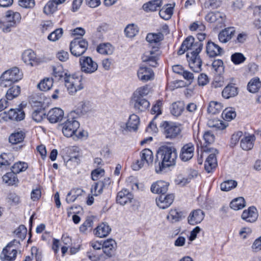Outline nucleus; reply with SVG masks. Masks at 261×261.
Returning a JSON list of instances; mask_svg holds the SVG:
<instances>
[{"label":"nucleus","instance_id":"c03bdc74","mask_svg":"<svg viewBox=\"0 0 261 261\" xmlns=\"http://www.w3.org/2000/svg\"><path fill=\"white\" fill-rule=\"evenodd\" d=\"M245 206V199L243 197H238L233 200L230 203V207L236 211L242 209Z\"/></svg>","mask_w":261,"mask_h":261},{"label":"nucleus","instance_id":"58836bf2","mask_svg":"<svg viewBox=\"0 0 261 261\" xmlns=\"http://www.w3.org/2000/svg\"><path fill=\"white\" fill-rule=\"evenodd\" d=\"M36 59V55L32 50H25L22 55L23 61L28 65L33 66V62Z\"/></svg>","mask_w":261,"mask_h":261},{"label":"nucleus","instance_id":"3c124183","mask_svg":"<svg viewBox=\"0 0 261 261\" xmlns=\"http://www.w3.org/2000/svg\"><path fill=\"white\" fill-rule=\"evenodd\" d=\"M28 167L27 163L22 162H18L12 167V172L15 174L24 171Z\"/></svg>","mask_w":261,"mask_h":261},{"label":"nucleus","instance_id":"9b49d317","mask_svg":"<svg viewBox=\"0 0 261 261\" xmlns=\"http://www.w3.org/2000/svg\"><path fill=\"white\" fill-rule=\"evenodd\" d=\"M187 58L191 70L195 72H199L201 70L202 61L199 56V54H187Z\"/></svg>","mask_w":261,"mask_h":261},{"label":"nucleus","instance_id":"f3484780","mask_svg":"<svg viewBox=\"0 0 261 261\" xmlns=\"http://www.w3.org/2000/svg\"><path fill=\"white\" fill-rule=\"evenodd\" d=\"M139 124V118L135 115L133 114L129 116V119L127 123H121L120 127L123 128L125 130L136 131L138 129Z\"/></svg>","mask_w":261,"mask_h":261},{"label":"nucleus","instance_id":"7c9ffc66","mask_svg":"<svg viewBox=\"0 0 261 261\" xmlns=\"http://www.w3.org/2000/svg\"><path fill=\"white\" fill-rule=\"evenodd\" d=\"M24 112L20 109H11L8 112L10 120L21 121L24 119Z\"/></svg>","mask_w":261,"mask_h":261},{"label":"nucleus","instance_id":"09e8293b","mask_svg":"<svg viewBox=\"0 0 261 261\" xmlns=\"http://www.w3.org/2000/svg\"><path fill=\"white\" fill-rule=\"evenodd\" d=\"M58 5L52 0H50L45 5L43 12L46 15L53 14L57 10Z\"/></svg>","mask_w":261,"mask_h":261},{"label":"nucleus","instance_id":"de8ad7c7","mask_svg":"<svg viewBox=\"0 0 261 261\" xmlns=\"http://www.w3.org/2000/svg\"><path fill=\"white\" fill-rule=\"evenodd\" d=\"M167 8H163L159 12L161 18L165 20H169L173 14V7L171 4L167 5Z\"/></svg>","mask_w":261,"mask_h":261},{"label":"nucleus","instance_id":"412c9836","mask_svg":"<svg viewBox=\"0 0 261 261\" xmlns=\"http://www.w3.org/2000/svg\"><path fill=\"white\" fill-rule=\"evenodd\" d=\"M242 218L246 222L253 223L256 221L258 217L257 210L254 206H250L244 210L242 214Z\"/></svg>","mask_w":261,"mask_h":261},{"label":"nucleus","instance_id":"c9c22d12","mask_svg":"<svg viewBox=\"0 0 261 261\" xmlns=\"http://www.w3.org/2000/svg\"><path fill=\"white\" fill-rule=\"evenodd\" d=\"M99 54L106 55H110L113 53L114 47L109 43L100 44L96 49Z\"/></svg>","mask_w":261,"mask_h":261},{"label":"nucleus","instance_id":"f8f14e48","mask_svg":"<svg viewBox=\"0 0 261 261\" xmlns=\"http://www.w3.org/2000/svg\"><path fill=\"white\" fill-rule=\"evenodd\" d=\"M195 147L191 143H187L183 145L179 152V158L183 162H187L190 160L194 155Z\"/></svg>","mask_w":261,"mask_h":261},{"label":"nucleus","instance_id":"864d4df0","mask_svg":"<svg viewBox=\"0 0 261 261\" xmlns=\"http://www.w3.org/2000/svg\"><path fill=\"white\" fill-rule=\"evenodd\" d=\"M87 256L91 261H103L107 259L102 253H98L95 251L87 252Z\"/></svg>","mask_w":261,"mask_h":261},{"label":"nucleus","instance_id":"c85d7f7f","mask_svg":"<svg viewBox=\"0 0 261 261\" xmlns=\"http://www.w3.org/2000/svg\"><path fill=\"white\" fill-rule=\"evenodd\" d=\"M111 229L109 225L106 223L99 224L96 228L95 234L99 238L107 237L111 232Z\"/></svg>","mask_w":261,"mask_h":261},{"label":"nucleus","instance_id":"ddd939ff","mask_svg":"<svg viewBox=\"0 0 261 261\" xmlns=\"http://www.w3.org/2000/svg\"><path fill=\"white\" fill-rule=\"evenodd\" d=\"M130 103L136 110L138 111H144L150 106L149 102L146 99L134 96H132Z\"/></svg>","mask_w":261,"mask_h":261},{"label":"nucleus","instance_id":"0e129e2a","mask_svg":"<svg viewBox=\"0 0 261 261\" xmlns=\"http://www.w3.org/2000/svg\"><path fill=\"white\" fill-rule=\"evenodd\" d=\"M231 59L235 64H239L243 63L246 58L242 54L236 53L232 55Z\"/></svg>","mask_w":261,"mask_h":261},{"label":"nucleus","instance_id":"ea45409f","mask_svg":"<svg viewBox=\"0 0 261 261\" xmlns=\"http://www.w3.org/2000/svg\"><path fill=\"white\" fill-rule=\"evenodd\" d=\"M83 190L80 188L73 189L67 194L66 201L67 203L74 202L78 196L81 195Z\"/></svg>","mask_w":261,"mask_h":261},{"label":"nucleus","instance_id":"bf43d9fd","mask_svg":"<svg viewBox=\"0 0 261 261\" xmlns=\"http://www.w3.org/2000/svg\"><path fill=\"white\" fill-rule=\"evenodd\" d=\"M40 28L43 33L50 31L53 29V23L50 20L43 21L40 24Z\"/></svg>","mask_w":261,"mask_h":261},{"label":"nucleus","instance_id":"603ef678","mask_svg":"<svg viewBox=\"0 0 261 261\" xmlns=\"http://www.w3.org/2000/svg\"><path fill=\"white\" fill-rule=\"evenodd\" d=\"M237 182L234 180H228L221 184L220 188L223 191H228L237 186Z\"/></svg>","mask_w":261,"mask_h":261},{"label":"nucleus","instance_id":"1a4fd4ad","mask_svg":"<svg viewBox=\"0 0 261 261\" xmlns=\"http://www.w3.org/2000/svg\"><path fill=\"white\" fill-rule=\"evenodd\" d=\"M205 20L210 23H213L217 28H221L225 21V15L219 11L210 12L205 16Z\"/></svg>","mask_w":261,"mask_h":261},{"label":"nucleus","instance_id":"b1692460","mask_svg":"<svg viewBox=\"0 0 261 261\" xmlns=\"http://www.w3.org/2000/svg\"><path fill=\"white\" fill-rule=\"evenodd\" d=\"M234 28L229 27L223 30L218 35V39L222 43H226L234 35Z\"/></svg>","mask_w":261,"mask_h":261},{"label":"nucleus","instance_id":"6e6d98bb","mask_svg":"<svg viewBox=\"0 0 261 261\" xmlns=\"http://www.w3.org/2000/svg\"><path fill=\"white\" fill-rule=\"evenodd\" d=\"M222 115L224 119L229 121L236 117V113L232 108H229L225 109Z\"/></svg>","mask_w":261,"mask_h":261},{"label":"nucleus","instance_id":"79ce46f5","mask_svg":"<svg viewBox=\"0 0 261 261\" xmlns=\"http://www.w3.org/2000/svg\"><path fill=\"white\" fill-rule=\"evenodd\" d=\"M151 92V88L148 85L138 88L133 93V96L143 98Z\"/></svg>","mask_w":261,"mask_h":261},{"label":"nucleus","instance_id":"a878e982","mask_svg":"<svg viewBox=\"0 0 261 261\" xmlns=\"http://www.w3.org/2000/svg\"><path fill=\"white\" fill-rule=\"evenodd\" d=\"M16 254L17 250L15 248L6 246L3 249L1 258L3 261H13L15 259Z\"/></svg>","mask_w":261,"mask_h":261},{"label":"nucleus","instance_id":"37998d69","mask_svg":"<svg viewBox=\"0 0 261 261\" xmlns=\"http://www.w3.org/2000/svg\"><path fill=\"white\" fill-rule=\"evenodd\" d=\"M163 38V34L161 33H149L147 35L146 39L150 44H156L162 41Z\"/></svg>","mask_w":261,"mask_h":261},{"label":"nucleus","instance_id":"a211bd4d","mask_svg":"<svg viewBox=\"0 0 261 261\" xmlns=\"http://www.w3.org/2000/svg\"><path fill=\"white\" fill-rule=\"evenodd\" d=\"M138 79L144 82L152 80L154 73L152 69L147 67L141 66L137 72Z\"/></svg>","mask_w":261,"mask_h":261},{"label":"nucleus","instance_id":"6ab92c4d","mask_svg":"<svg viewBox=\"0 0 261 261\" xmlns=\"http://www.w3.org/2000/svg\"><path fill=\"white\" fill-rule=\"evenodd\" d=\"M133 198V195L128 190L123 189L117 193L116 201L120 205H124L127 203L130 202Z\"/></svg>","mask_w":261,"mask_h":261},{"label":"nucleus","instance_id":"f03ea898","mask_svg":"<svg viewBox=\"0 0 261 261\" xmlns=\"http://www.w3.org/2000/svg\"><path fill=\"white\" fill-rule=\"evenodd\" d=\"M77 115L75 111L71 112L67 119L62 124V132L67 137H72L80 127V123L76 120Z\"/></svg>","mask_w":261,"mask_h":261},{"label":"nucleus","instance_id":"69168bd1","mask_svg":"<svg viewBox=\"0 0 261 261\" xmlns=\"http://www.w3.org/2000/svg\"><path fill=\"white\" fill-rule=\"evenodd\" d=\"M223 63L221 60H216L213 61L212 63L213 69L219 74H220L223 71Z\"/></svg>","mask_w":261,"mask_h":261},{"label":"nucleus","instance_id":"39448f33","mask_svg":"<svg viewBox=\"0 0 261 261\" xmlns=\"http://www.w3.org/2000/svg\"><path fill=\"white\" fill-rule=\"evenodd\" d=\"M65 75L66 76L64 77L65 85L69 94L73 95L77 91L83 89L81 77L75 75H66V74Z\"/></svg>","mask_w":261,"mask_h":261},{"label":"nucleus","instance_id":"49530a36","mask_svg":"<svg viewBox=\"0 0 261 261\" xmlns=\"http://www.w3.org/2000/svg\"><path fill=\"white\" fill-rule=\"evenodd\" d=\"M24 138V134L20 131L12 134L9 138V142L13 144H16L21 142Z\"/></svg>","mask_w":261,"mask_h":261},{"label":"nucleus","instance_id":"bb28decb","mask_svg":"<svg viewBox=\"0 0 261 261\" xmlns=\"http://www.w3.org/2000/svg\"><path fill=\"white\" fill-rule=\"evenodd\" d=\"M3 73L5 75H7V76L14 83L20 80L23 76L22 72L16 67L10 69Z\"/></svg>","mask_w":261,"mask_h":261},{"label":"nucleus","instance_id":"8fccbe9b","mask_svg":"<svg viewBox=\"0 0 261 261\" xmlns=\"http://www.w3.org/2000/svg\"><path fill=\"white\" fill-rule=\"evenodd\" d=\"M138 28L135 24H128L124 32L127 37L132 38L135 36L138 32Z\"/></svg>","mask_w":261,"mask_h":261},{"label":"nucleus","instance_id":"e433bc0d","mask_svg":"<svg viewBox=\"0 0 261 261\" xmlns=\"http://www.w3.org/2000/svg\"><path fill=\"white\" fill-rule=\"evenodd\" d=\"M20 93V88L17 85H12L7 90L6 94L7 100H11L17 97Z\"/></svg>","mask_w":261,"mask_h":261},{"label":"nucleus","instance_id":"393cba45","mask_svg":"<svg viewBox=\"0 0 261 261\" xmlns=\"http://www.w3.org/2000/svg\"><path fill=\"white\" fill-rule=\"evenodd\" d=\"M162 5V0H152L144 4L142 8L146 12H151L160 9Z\"/></svg>","mask_w":261,"mask_h":261},{"label":"nucleus","instance_id":"423d86ee","mask_svg":"<svg viewBox=\"0 0 261 261\" xmlns=\"http://www.w3.org/2000/svg\"><path fill=\"white\" fill-rule=\"evenodd\" d=\"M88 42L84 39L77 37L70 43L71 53L75 57L82 56L87 49Z\"/></svg>","mask_w":261,"mask_h":261},{"label":"nucleus","instance_id":"f704fd0d","mask_svg":"<svg viewBox=\"0 0 261 261\" xmlns=\"http://www.w3.org/2000/svg\"><path fill=\"white\" fill-rule=\"evenodd\" d=\"M185 108L183 101H176L173 102L170 107L171 114L175 116H179L181 115Z\"/></svg>","mask_w":261,"mask_h":261},{"label":"nucleus","instance_id":"2eb2a0df","mask_svg":"<svg viewBox=\"0 0 261 261\" xmlns=\"http://www.w3.org/2000/svg\"><path fill=\"white\" fill-rule=\"evenodd\" d=\"M173 200V194H162L156 198V203L160 208L165 209L172 203Z\"/></svg>","mask_w":261,"mask_h":261},{"label":"nucleus","instance_id":"9d476101","mask_svg":"<svg viewBox=\"0 0 261 261\" xmlns=\"http://www.w3.org/2000/svg\"><path fill=\"white\" fill-rule=\"evenodd\" d=\"M203 151L211 153L207 157L204 164L205 170L210 173L217 166V162L216 154L218 153V151L217 149L212 148H204Z\"/></svg>","mask_w":261,"mask_h":261},{"label":"nucleus","instance_id":"cd10ccee","mask_svg":"<svg viewBox=\"0 0 261 261\" xmlns=\"http://www.w3.org/2000/svg\"><path fill=\"white\" fill-rule=\"evenodd\" d=\"M255 137L254 135H249L242 139L240 143L241 147L244 150H249L253 146Z\"/></svg>","mask_w":261,"mask_h":261},{"label":"nucleus","instance_id":"338daca9","mask_svg":"<svg viewBox=\"0 0 261 261\" xmlns=\"http://www.w3.org/2000/svg\"><path fill=\"white\" fill-rule=\"evenodd\" d=\"M221 4V0H208L205 3V7L208 9H217Z\"/></svg>","mask_w":261,"mask_h":261},{"label":"nucleus","instance_id":"4468645a","mask_svg":"<svg viewBox=\"0 0 261 261\" xmlns=\"http://www.w3.org/2000/svg\"><path fill=\"white\" fill-rule=\"evenodd\" d=\"M116 249V243L113 239H108L102 243V253L108 258H110L114 254Z\"/></svg>","mask_w":261,"mask_h":261},{"label":"nucleus","instance_id":"a18cd8bd","mask_svg":"<svg viewBox=\"0 0 261 261\" xmlns=\"http://www.w3.org/2000/svg\"><path fill=\"white\" fill-rule=\"evenodd\" d=\"M222 105L221 103L212 101L210 102L207 108V112L212 114H216L219 113L222 109Z\"/></svg>","mask_w":261,"mask_h":261},{"label":"nucleus","instance_id":"20e7f679","mask_svg":"<svg viewBox=\"0 0 261 261\" xmlns=\"http://www.w3.org/2000/svg\"><path fill=\"white\" fill-rule=\"evenodd\" d=\"M202 48V43L199 42H195V39L192 36L188 37L182 42L178 54L182 55L187 51V54L192 53V54H199Z\"/></svg>","mask_w":261,"mask_h":261},{"label":"nucleus","instance_id":"72a5a7b5","mask_svg":"<svg viewBox=\"0 0 261 261\" xmlns=\"http://www.w3.org/2000/svg\"><path fill=\"white\" fill-rule=\"evenodd\" d=\"M182 214L181 211L177 209H171L167 216V219L173 223L180 221L182 219Z\"/></svg>","mask_w":261,"mask_h":261},{"label":"nucleus","instance_id":"6e6552de","mask_svg":"<svg viewBox=\"0 0 261 261\" xmlns=\"http://www.w3.org/2000/svg\"><path fill=\"white\" fill-rule=\"evenodd\" d=\"M160 56L159 48L152 47V49L146 51L142 57L143 62H147L149 66L153 67L158 65V60Z\"/></svg>","mask_w":261,"mask_h":261},{"label":"nucleus","instance_id":"aec40b11","mask_svg":"<svg viewBox=\"0 0 261 261\" xmlns=\"http://www.w3.org/2000/svg\"><path fill=\"white\" fill-rule=\"evenodd\" d=\"M64 116L63 111L59 108H55L49 111L47 118L50 123H56L61 121Z\"/></svg>","mask_w":261,"mask_h":261},{"label":"nucleus","instance_id":"7ed1b4c3","mask_svg":"<svg viewBox=\"0 0 261 261\" xmlns=\"http://www.w3.org/2000/svg\"><path fill=\"white\" fill-rule=\"evenodd\" d=\"M160 127L164 137L168 139L178 138L181 134V129L179 124L171 121H163Z\"/></svg>","mask_w":261,"mask_h":261},{"label":"nucleus","instance_id":"dca6fc26","mask_svg":"<svg viewBox=\"0 0 261 261\" xmlns=\"http://www.w3.org/2000/svg\"><path fill=\"white\" fill-rule=\"evenodd\" d=\"M204 216L205 214L201 210H194L190 213L188 217V223L193 225L200 223L203 220Z\"/></svg>","mask_w":261,"mask_h":261},{"label":"nucleus","instance_id":"0eeeda50","mask_svg":"<svg viewBox=\"0 0 261 261\" xmlns=\"http://www.w3.org/2000/svg\"><path fill=\"white\" fill-rule=\"evenodd\" d=\"M79 63L81 70L87 74H92L98 69V64L91 57L83 56L80 58Z\"/></svg>","mask_w":261,"mask_h":261},{"label":"nucleus","instance_id":"4c0bfd02","mask_svg":"<svg viewBox=\"0 0 261 261\" xmlns=\"http://www.w3.org/2000/svg\"><path fill=\"white\" fill-rule=\"evenodd\" d=\"M3 181L9 186L15 185L18 182L16 174L12 172H8L3 176Z\"/></svg>","mask_w":261,"mask_h":261},{"label":"nucleus","instance_id":"e2e57ef3","mask_svg":"<svg viewBox=\"0 0 261 261\" xmlns=\"http://www.w3.org/2000/svg\"><path fill=\"white\" fill-rule=\"evenodd\" d=\"M63 34V30L62 29H58L51 32L48 36V40L52 41H56L61 37Z\"/></svg>","mask_w":261,"mask_h":261},{"label":"nucleus","instance_id":"13d9d810","mask_svg":"<svg viewBox=\"0 0 261 261\" xmlns=\"http://www.w3.org/2000/svg\"><path fill=\"white\" fill-rule=\"evenodd\" d=\"M27 233V229L23 225H20L15 231L16 236L21 240L25 239Z\"/></svg>","mask_w":261,"mask_h":261},{"label":"nucleus","instance_id":"5fc2aeb1","mask_svg":"<svg viewBox=\"0 0 261 261\" xmlns=\"http://www.w3.org/2000/svg\"><path fill=\"white\" fill-rule=\"evenodd\" d=\"M32 116L33 119L36 122H41L45 117V111L42 109L34 110L32 113Z\"/></svg>","mask_w":261,"mask_h":261},{"label":"nucleus","instance_id":"c756f323","mask_svg":"<svg viewBox=\"0 0 261 261\" xmlns=\"http://www.w3.org/2000/svg\"><path fill=\"white\" fill-rule=\"evenodd\" d=\"M238 93L237 88L232 84H229L224 88L222 95L224 98L228 99L236 96Z\"/></svg>","mask_w":261,"mask_h":261},{"label":"nucleus","instance_id":"a19ab883","mask_svg":"<svg viewBox=\"0 0 261 261\" xmlns=\"http://www.w3.org/2000/svg\"><path fill=\"white\" fill-rule=\"evenodd\" d=\"M261 87V82L257 77L252 79L247 86L248 90L251 93H255L258 91Z\"/></svg>","mask_w":261,"mask_h":261},{"label":"nucleus","instance_id":"4d7b16f0","mask_svg":"<svg viewBox=\"0 0 261 261\" xmlns=\"http://www.w3.org/2000/svg\"><path fill=\"white\" fill-rule=\"evenodd\" d=\"M14 82L11 81L10 78L7 76V75H5L4 73L0 77V86L3 88H7L8 87H11L14 85Z\"/></svg>","mask_w":261,"mask_h":261},{"label":"nucleus","instance_id":"4be33fe9","mask_svg":"<svg viewBox=\"0 0 261 261\" xmlns=\"http://www.w3.org/2000/svg\"><path fill=\"white\" fill-rule=\"evenodd\" d=\"M223 49L218 45L212 41H208L206 45V53L210 57H215L221 55Z\"/></svg>","mask_w":261,"mask_h":261},{"label":"nucleus","instance_id":"473e14b6","mask_svg":"<svg viewBox=\"0 0 261 261\" xmlns=\"http://www.w3.org/2000/svg\"><path fill=\"white\" fill-rule=\"evenodd\" d=\"M140 158H142L143 161L149 166L152 164L153 161V154L152 151L149 149H144L140 152Z\"/></svg>","mask_w":261,"mask_h":261},{"label":"nucleus","instance_id":"774afa93","mask_svg":"<svg viewBox=\"0 0 261 261\" xmlns=\"http://www.w3.org/2000/svg\"><path fill=\"white\" fill-rule=\"evenodd\" d=\"M18 3L20 7L27 9L32 8L35 6L34 0H19Z\"/></svg>","mask_w":261,"mask_h":261},{"label":"nucleus","instance_id":"2f4dec72","mask_svg":"<svg viewBox=\"0 0 261 261\" xmlns=\"http://www.w3.org/2000/svg\"><path fill=\"white\" fill-rule=\"evenodd\" d=\"M53 83L54 81L52 78L45 77L38 84L37 87L40 91H47L52 88Z\"/></svg>","mask_w":261,"mask_h":261},{"label":"nucleus","instance_id":"f257e3e1","mask_svg":"<svg viewBox=\"0 0 261 261\" xmlns=\"http://www.w3.org/2000/svg\"><path fill=\"white\" fill-rule=\"evenodd\" d=\"M177 158V150L174 146L171 144L162 145L158 149L156 154L155 171L160 173L166 168L175 166Z\"/></svg>","mask_w":261,"mask_h":261},{"label":"nucleus","instance_id":"5701e85b","mask_svg":"<svg viewBox=\"0 0 261 261\" xmlns=\"http://www.w3.org/2000/svg\"><path fill=\"white\" fill-rule=\"evenodd\" d=\"M169 184L163 180H159L152 184L151 191L152 193L165 194L168 190Z\"/></svg>","mask_w":261,"mask_h":261},{"label":"nucleus","instance_id":"052dcab7","mask_svg":"<svg viewBox=\"0 0 261 261\" xmlns=\"http://www.w3.org/2000/svg\"><path fill=\"white\" fill-rule=\"evenodd\" d=\"M142 158H140L134 161L132 167L134 170L138 171L144 166H147Z\"/></svg>","mask_w":261,"mask_h":261},{"label":"nucleus","instance_id":"680f3d73","mask_svg":"<svg viewBox=\"0 0 261 261\" xmlns=\"http://www.w3.org/2000/svg\"><path fill=\"white\" fill-rule=\"evenodd\" d=\"M203 139L204 141L203 145L207 146L214 142L215 140V136L214 134L210 132H205L203 135Z\"/></svg>","mask_w":261,"mask_h":261}]
</instances>
